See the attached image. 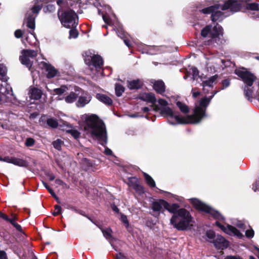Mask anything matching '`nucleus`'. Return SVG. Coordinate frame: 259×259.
Instances as JSON below:
<instances>
[{
  "label": "nucleus",
  "mask_w": 259,
  "mask_h": 259,
  "mask_svg": "<svg viewBox=\"0 0 259 259\" xmlns=\"http://www.w3.org/2000/svg\"><path fill=\"white\" fill-rule=\"evenodd\" d=\"M48 177H49V180H50V181H53L55 178V176L53 174L49 175Z\"/></svg>",
  "instance_id": "nucleus-61"
},
{
  "label": "nucleus",
  "mask_w": 259,
  "mask_h": 259,
  "mask_svg": "<svg viewBox=\"0 0 259 259\" xmlns=\"http://www.w3.org/2000/svg\"><path fill=\"white\" fill-rule=\"evenodd\" d=\"M252 189L254 191L256 190L259 191V180H258L253 185L252 187Z\"/></svg>",
  "instance_id": "nucleus-50"
},
{
  "label": "nucleus",
  "mask_w": 259,
  "mask_h": 259,
  "mask_svg": "<svg viewBox=\"0 0 259 259\" xmlns=\"http://www.w3.org/2000/svg\"><path fill=\"white\" fill-rule=\"evenodd\" d=\"M111 232L112 231L111 229L108 228L106 230H103L102 233L103 234V235L108 239H110V238L111 236Z\"/></svg>",
  "instance_id": "nucleus-41"
},
{
  "label": "nucleus",
  "mask_w": 259,
  "mask_h": 259,
  "mask_svg": "<svg viewBox=\"0 0 259 259\" xmlns=\"http://www.w3.org/2000/svg\"><path fill=\"white\" fill-rule=\"evenodd\" d=\"M116 259H126V257L123 254L119 253L117 254Z\"/></svg>",
  "instance_id": "nucleus-52"
},
{
  "label": "nucleus",
  "mask_w": 259,
  "mask_h": 259,
  "mask_svg": "<svg viewBox=\"0 0 259 259\" xmlns=\"http://www.w3.org/2000/svg\"><path fill=\"white\" fill-rule=\"evenodd\" d=\"M55 211L53 213L54 215H57L62 213V208L60 206L56 205L55 206Z\"/></svg>",
  "instance_id": "nucleus-45"
},
{
  "label": "nucleus",
  "mask_w": 259,
  "mask_h": 259,
  "mask_svg": "<svg viewBox=\"0 0 259 259\" xmlns=\"http://www.w3.org/2000/svg\"><path fill=\"white\" fill-rule=\"evenodd\" d=\"M92 62L89 64V67L93 74L96 75L97 73V75L99 74H102V70H101L103 61L102 58L99 55H94L92 57Z\"/></svg>",
  "instance_id": "nucleus-13"
},
{
  "label": "nucleus",
  "mask_w": 259,
  "mask_h": 259,
  "mask_svg": "<svg viewBox=\"0 0 259 259\" xmlns=\"http://www.w3.org/2000/svg\"><path fill=\"white\" fill-rule=\"evenodd\" d=\"M115 90L116 96L118 97H120L124 92V88L122 85L118 83H116L115 87Z\"/></svg>",
  "instance_id": "nucleus-37"
},
{
  "label": "nucleus",
  "mask_w": 259,
  "mask_h": 259,
  "mask_svg": "<svg viewBox=\"0 0 259 259\" xmlns=\"http://www.w3.org/2000/svg\"><path fill=\"white\" fill-rule=\"evenodd\" d=\"M25 22L27 24V26L31 29H34L35 28V17L33 16L29 15L25 19Z\"/></svg>",
  "instance_id": "nucleus-31"
},
{
  "label": "nucleus",
  "mask_w": 259,
  "mask_h": 259,
  "mask_svg": "<svg viewBox=\"0 0 259 259\" xmlns=\"http://www.w3.org/2000/svg\"><path fill=\"white\" fill-rule=\"evenodd\" d=\"M217 93V92H214L209 98L205 97L201 99L199 102V105L198 106H196L194 109V114L193 115L186 116H191L192 118H191V120H194L195 122H189L187 124L198 123L200 122L204 117L206 116V114L205 113L206 108Z\"/></svg>",
  "instance_id": "nucleus-5"
},
{
  "label": "nucleus",
  "mask_w": 259,
  "mask_h": 259,
  "mask_svg": "<svg viewBox=\"0 0 259 259\" xmlns=\"http://www.w3.org/2000/svg\"><path fill=\"white\" fill-rule=\"evenodd\" d=\"M78 35L77 31L74 29H71L69 31V38H76Z\"/></svg>",
  "instance_id": "nucleus-42"
},
{
  "label": "nucleus",
  "mask_w": 259,
  "mask_h": 259,
  "mask_svg": "<svg viewBox=\"0 0 259 259\" xmlns=\"http://www.w3.org/2000/svg\"><path fill=\"white\" fill-rule=\"evenodd\" d=\"M229 84H230V82L228 80H225L223 82V85L225 88H227V87H228L229 85Z\"/></svg>",
  "instance_id": "nucleus-58"
},
{
  "label": "nucleus",
  "mask_w": 259,
  "mask_h": 259,
  "mask_svg": "<svg viewBox=\"0 0 259 259\" xmlns=\"http://www.w3.org/2000/svg\"><path fill=\"white\" fill-rule=\"evenodd\" d=\"M225 259H242L237 256H228Z\"/></svg>",
  "instance_id": "nucleus-57"
},
{
  "label": "nucleus",
  "mask_w": 259,
  "mask_h": 259,
  "mask_svg": "<svg viewBox=\"0 0 259 259\" xmlns=\"http://www.w3.org/2000/svg\"><path fill=\"white\" fill-rule=\"evenodd\" d=\"M218 77V75H214L205 80H202L203 91L205 94L208 93L206 87L212 88L213 84L217 83Z\"/></svg>",
  "instance_id": "nucleus-21"
},
{
  "label": "nucleus",
  "mask_w": 259,
  "mask_h": 259,
  "mask_svg": "<svg viewBox=\"0 0 259 259\" xmlns=\"http://www.w3.org/2000/svg\"><path fill=\"white\" fill-rule=\"evenodd\" d=\"M190 71L192 73L194 79H195L199 75V71L195 67H191Z\"/></svg>",
  "instance_id": "nucleus-43"
},
{
  "label": "nucleus",
  "mask_w": 259,
  "mask_h": 259,
  "mask_svg": "<svg viewBox=\"0 0 259 259\" xmlns=\"http://www.w3.org/2000/svg\"><path fill=\"white\" fill-rule=\"evenodd\" d=\"M77 99L78 100L75 103L76 106L77 107L82 108L90 102L92 99V97L88 93L84 91H82L81 94L79 95V91Z\"/></svg>",
  "instance_id": "nucleus-16"
},
{
  "label": "nucleus",
  "mask_w": 259,
  "mask_h": 259,
  "mask_svg": "<svg viewBox=\"0 0 259 259\" xmlns=\"http://www.w3.org/2000/svg\"><path fill=\"white\" fill-rule=\"evenodd\" d=\"M48 124L53 128L56 127L58 126L57 121L53 118H49L47 120Z\"/></svg>",
  "instance_id": "nucleus-40"
},
{
  "label": "nucleus",
  "mask_w": 259,
  "mask_h": 259,
  "mask_svg": "<svg viewBox=\"0 0 259 259\" xmlns=\"http://www.w3.org/2000/svg\"><path fill=\"white\" fill-rule=\"evenodd\" d=\"M170 224L178 230L190 229L193 224L192 218L184 208H181L177 213L174 214L170 220Z\"/></svg>",
  "instance_id": "nucleus-2"
},
{
  "label": "nucleus",
  "mask_w": 259,
  "mask_h": 259,
  "mask_svg": "<svg viewBox=\"0 0 259 259\" xmlns=\"http://www.w3.org/2000/svg\"><path fill=\"white\" fill-rule=\"evenodd\" d=\"M0 94L2 95L0 97V102L1 101L5 102L11 101L13 97L12 88L10 84L6 82L1 85Z\"/></svg>",
  "instance_id": "nucleus-14"
},
{
  "label": "nucleus",
  "mask_w": 259,
  "mask_h": 259,
  "mask_svg": "<svg viewBox=\"0 0 259 259\" xmlns=\"http://www.w3.org/2000/svg\"><path fill=\"white\" fill-rule=\"evenodd\" d=\"M127 83V87L131 90L138 89L141 85V82L139 79L128 81Z\"/></svg>",
  "instance_id": "nucleus-29"
},
{
  "label": "nucleus",
  "mask_w": 259,
  "mask_h": 259,
  "mask_svg": "<svg viewBox=\"0 0 259 259\" xmlns=\"http://www.w3.org/2000/svg\"><path fill=\"white\" fill-rule=\"evenodd\" d=\"M39 66L42 69L46 70L47 72V77L48 78H52L58 73V71L53 66L46 62H41L39 64Z\"/></svg>",
  "instance_id": "nucleus-17"
},
{
  "label": "nucleus",
  "mask_w": 259,
  "mask_h": 259,
  "mask_svg": "<svg viewBox=\"0 0 259 259\" xmlns=\"http://www.w3.org/2000/svg\"><path fill=\"white\" fill-rule=\"evenodd\" d=\"M140 99L143 101L154 103L156 102V99L155 96L152 93H145L141 95Z\"/></svg>",
  "instance_id": "nucleus-26"
},
{
  "label": "nucleus",
  "mask_w": 259,
  "mask_h": 259,
  "mask_svg": "<svg viewBox=\"0 0 259 259\" xmlns=\"http://www.w3.org/2000/svg\"><path fill=\"white\" fill-rule=\"evenodd\" d=\"M16 218L15 216H13L12 219H9L8 222H9L12 225H13L16 223Z\"/></svg>",
  "instance_id": "nucleus-54"
},
{
  "label": "nucleus",
  "mask_w": 259,
  "mask_h": 259,
  "mask_svg": "<svg viewBox=\"0 0 259 259\" xmlns=\"http://www.w3.org/2000/svg\"><path fill=\"white\" fill-rule=\"evenodd\" d=\"M96 97L99 100L105 104L110 105L112 104V100L111 99L105 95L98 94H97Z\"/></svg>",
  "instance_id": "nucleus-28"
},
{
  "label": "nucleus",
  "mask_w": 259,
  "mask_h": 259,
  "mask_svg": "<svg viewBox=\"0 0 259 259\" xmlns=\"http://www.w3.org/2000/svg\"><path fill=\"white\" fill-rule=\"evenodd\" d=\"M121 220L124 224L126 225V227H127L128 226V220L127 219V217L126 215L121 214Z\"/></svg>",
  "instance_id": "nucleus-47"
},
{
  "label": "nucleus",
  "mask_w": 259,
  "mask_h": 259,
  "mask_svg": "<svg viewBox=\"0 0 259 259\" xmlns=\"http://www.w3.org/2000/svg\"><path fill=\"white\" fill-rule=\"evenodd\" d=\"M153 88L157 92L160 94H162L165 91L164 83L161 80L155 81L154 83Z\"/></svg>",
  "instance_id": "nucleus-27"
},
{
  "label": "nucleus",
  "mask_w": 259,
  "mask_h": 259,
  "mask_svg": "<svg viewBox=\"0 0 259 259\" xmlns=\"http://www.w3.org/2000/svg\"><path fill=\"white\" fill-rule=\"evenodd\" d=\"M144 176L146 181L147 184L152 188L155 187V183L154 180L152 178L151 176L148 175L146 173H144Z\"/></svg>",
  "instance_id": "nucleus-35"
},
{
  "label": "nucleus",
  "mask_w": 259,
  "mask_h": 259,
  "mask_svg": "<svg viewBox=\"0 0 259 259\" xmlns=\"http://www.w3.org/2000/svg\"><path fill=\"white\" fill-rule=\"evenodd\" d=\"M79 88L75 89V92H71L69 94L64 97L59 98V100H64L66 103L71 104L77 100L78 97Z\"/></svg>",
  "instance_id": "nucleus-19"
},
{
  "label": "nucleus",
  "mask_w": 259,
  "mask_h": 259,
  "mask_svg": "<svg viewBox=\"0 0 259 259\" xmlns=\"http://www.w3.org/2000/svg\"><path fill=\"white\" fill-rule=\"evenodd\" d=\"M252 0H226L223 10L230 9L232 13L236 12L241 10L242 7H245L247 9L251 10H257L258 9V4L252 3H249Z\"/></svg>",
  "instance_id": "nucleus-4"
},
{
  "label": "nucleus",
  "mask_w": 259,
  "mask_h": 259,
  "mask_svg": "<svg viewBox=\"0 0 259 259\" xmlns=\"http://www.w3.org/2000/svg\"><path fill=\"white\" fill-rule=\"evenodd\" d=\"M215 224L218 226L224 232L230 235L236 236L239 238L243 236L242 234L234 227L227 225L226 226L221 225L218 221L215 222Z\"/></svg>",
  "instance_id": "nucleus-15"
},
{
  "label": "nucleus",
  "mask_w": 259,
  "mask_h": 259,
  "mask_svg": "<svg viewBox=\"0 0 259 259\" xmlns=\"http://www.w3.org/2000/svg\"><path fill=\"white\" fill-rule=\"evenodd\" d=\"M28 95L31 99L37 100L41 98L42 92L40 89L34 87H30L29 89Z\"/></svg>",
  "instance_id": "nucleus-23"
},
{
  "label": "nucleus",
  "mask_w": 259,
  "mask_h": 259,
  "mask_svg": "<svg viewBox=\"0 0 259 259\" xmlns=\"http://www.w3.org/2000/svg\"><path fill=\"white\" fill-rule=\"evenodd\" d=\"M66 131L75 139H77L80 137V133L74 127H69L66 130Z\"/></svg>",
  "instance_id": "nucleus-30"
},
{
  "label": "nucleus",
  "mask_w": 259,
  "mask_h": 259,
  "mask_svg": "<svg viewBox=\"0 0 259 259\" xmlns=\"http://www.w3.org/2000/svg\"><path fill=\"white\" fill-rule=\"evenodd\" d=\"M63 142L60 139H57L53 142V145L54 147L57 149L58 150H60L61 149V146L63 144Z\"/></svg>",
  "instance_id": "nucleus-39"
},
{
  "label": "nucleus",
  "mask_w": 259,
  "mask_h": 259,
  "mask_svg": "<svg viewBox=\"0 0 259 259\" xmlns=\"http://www.w3.org/2000/svg\"><path fill=\"white\" fill-rule=\"evenodd\" d=\"M35 141L33 139L29 138H27L25 142V145L27 147L32 146L34 145Z\"/></svg>",
  "instance_id": "nucleus-44"
},
{
  "label": "nucleus",
  "mask_w": 259,
  "mask_h": 259,
  "mask_svg": "<svg viewBox=\"0 0 259 259\" xmlns=\"http://www.w3.org/2000/svg\"><path fill=\"white\" fill-rule=\"evenodd\" d=\"M0 161L12 163L19 166L26 167L27 166V163L25 160L22 159L17 158L13 157L7 156L3 158L0 156Z\"/></svg>",
  "instance_id": "nucleus-18"
},
{
  "label": "nucleus",
  "mask_w": 259,
  "mask_h": 259,
  "mask_svg": "<svg viewBox=\"0 0 259 259\" xmlns=\"http://www.w3.org/2000/svg\"><path fill=\"white\" fill-rule=\"evenodd\" d=\"M15 36L17 38H20L22 36V32L21 30L18 29L15 32Z\"/></svg>",
  "instance_id": "nucleus-49"
},
{
  "label": "nucleus",
  "mask_w": 259,
  "mask_h": 259,
  "mask_svg": "<svg viewBox=\"0 0 259 259\" xmlns=\"http://www.w3.org/2000/svg\"><path fill=\"white\" fill-rule=\"evenodd\" d=\"M21 54L22 55L20 56L21 63L30 69L33 61L37 55V52L32 50H23Z\"/></svg>",
  "instance_id": "nucleus-11"
},
{
  "label": "nucleus",
  "mask_w": 259,
  "mask_h": 259,
  "mask_svg": "<svg viewBox=\"0 0 259 259\" xmlns=\"http://www.w3.org/2000/svg\"><path fill=\"white\" fill-rule=\"evenodd\" d=\"M167 206V202L164 200L160 199L153 202L152 209L154 211L157 212V215H158L162 210V208L163 207L165 208V207H166Z\"/></svg>",
  "instance_id": "nucleus-22"
},
{
  "label": "nucleus",
  "mask_w": 259,
  "mask_h": 259,
  "mask_svg": "<svg viewBox=\"0 0 259 259\" xmlns=\"http://www.w3.org/2000/svg\"><path fill=\"white\" fill-rule=\"evenodd\" d=\"M13 226L14 227H15V228L19 231H21L22 230V228H21V227L20 225H19L18 224L15 223L14 225H13Z\"/></svg>",
  "instance_id": "nucleus-55"
},
{
  "label": "nucleus",
  "mask_w": 259,
  "mask_h": 259,
  "mask_svg": "<svg viewBox=\"0 0 259 259\" xmlns=\"http://www.w3.org/2000/svg\"><path fill=\"white\" fill-rule=\"evenodd\" d=\"M2 218L3 219H4V220H5L6 221H9V218L4 214H3V215L2 216Z\"/></svg>",
  "instance_id": "nucleus-64"
},
{
  "label": "nucleus",
  "mask_w": 259,
  "mask_h": 259,
  "mask_svg": "<svg viewBox=\"0 0 259 259\" xmlns=\"http://www.w3.org/2000/svg\"><path fill=\"white\" fill-rule=\"evenodd\" d=\"M223 30L222 27L218 24L213 27L211 25H207L202 29L201 35L203 37L208 36L215 38L223 35Z\"/></svg>",
  "instance_id": "nucleus-10"
},
{
  "label": "nucleus",
  "mask_w": 259,
  "mask_h": 259,
  "mask_svg": "<svg viewBox=\"0 0 259 259\" xmlns=\"http://www.w3.org/2000/svg\"><path fill=\"white\" fill-rule=\"evenodd\" d=\"M83 162L88 165V166H92V164L87 159L85 158L83 159Z\"/></svg>",
  "instance_id": "nucleus-59"
},
{
  "label": "nucleus",
  "mask_w": 259,
  "mask_h": 259,
  "mask_svg": "<svg viewBox=\"0 0 259 259\" xmlns=\"http://www.w3.org/2000/svg\"><path fill=\"white\" fill-rule=\"evenodd\" d=\"M179 208V205L176 203H173L171 205H170L167 202V206L165 207V209L168 210L169 212L174 213V214L177 213L178 211L179 210L178 208Z\"/></svg>",
  "instance_id": "nucleus-32"
},
{
  "label": "nucleus",
  "mask_w": 259,
  "mask_h": 259,
  "mask_svg": "<svg viewBox=\"0 0 259 259\" xmlns=\"http://www.w3.org/2000/svg\"><path fill=\"white\" fill-rule=\"evenodd\" d=\"M213 243L216 248L222 249L227 248L229 245V242L225 238L219 235L216 236Z\"/></svg>",
  "instance_id": "nucleus-20"
},
{
  "label": "nucleus",
  "mask_w": 259,
  "mask_h": 259,
  "mask_svg": "<svg viewBox=\"0 0 259 259\" xmlns=\"http://www.w3.org/2000/svg\"><path fill=\"white\" fill-rule=\"evenodd\" d=\"M102 17L106 24L113 26V29L116 31V33L119 37H124V34L122 26L117 20L115 16L113 15L111 18H108L106 15H103Z\"/></svg>",
  "instance_id": "nucleus-12"
},
{
  "label": "nucleus",
  "mask_w": 259,
  "mask_h": 259,
  "mask_svg": "<svg viewBox=\"0 0 259 259\" xmlns=\"http://www.w3.org/2000/svg\"><path fill=\"white\" fill-rule=\"evenodd\" d=\"M190 201L196 209L210 214L214 219L218 220H224L223 217L218 211L203 203L199 200L196 198H191L190 199Z\"/></svg>",
  "instance_id": "nucleus-9"
},
{
  "label": "nucleus",
  "mask_w": 259,
  "mask_h": 259,
  "mask_svg": "<svg viewBox=\"0 0 259 259\" xmlns=\"http://www.w3.org/2000/svg\"><path fill=\"white\" fill-rule=\"evenodd\" d=\"M105 153L106 155H112V152L110 149H109L108 148H106L105 149Z\"/></svg>",
  "instance_id": "nucleus-53"
},
{
  "label": "nucleus",
  "mask_w": 259,
  "mask_h": 259,
  "mask_svg": "<svg viewBox=\"0 0 259 259\" xmlns=\"http://www.w3.org/2000/svg\"><path fill=\"white\" fill-rule=\"evenodd\" d=\"M112 208L113 210L115 212H119V209L116 206H115L114 205H113L112 206Z\"/></svg>",
  "instance_id": "nucleus-62"
},
{
  "label": "nucleus",
  "mask_w": 259,
  "mask_h": 259,
  "mask_svg": "<svg viewBox=\"0 0 259 259\" xmlns=\"http://www.w3.org/2000/svg\"><path fill=\"white\" fill-rule=\"evenodd\" d=\"M142 111L144 112H147L149 111V108L148 107H144L142 108Z\"/></svg>",
  "instance_id": "nucleus-63"
},
{
  "label": "nucleus",
  "mask_w": 259,
  "mask_h": 259,
  "mask_svg": "<svg viewBox=\"0 0 259 259\" xmlns=\"http://www.w3.org/2000/svg\"><path fill=\"white\" fill-rule=\"evenodd\" d=\"M7 68L5 66L0 64V79L3 81L7 80Z\"/></svg>",
  "instance_id": "nucleus-33"
},
{
  "label": "nucleus",
  "mask_w": 259,
  "mask_h": 259,
  "mask_svg": "<svg viewBox=\"0 0 259 259\" xmlns=\"http://www.w3.org/2000/svg\"><path fill=\"white\" fill-rule=\"evenodd\" d=\"M192 92L193 97L194 98L197 97L200 94V93L199 92H194L193 89H192Z\"/></svg>",
  "instance_id": "nucleus-56"
},
{
  "label": "nucleus",
  "mask_w": 259,
  "mask_h": 259,
  "mask_svg": "<svg viewBox=\"0 0 259 259\" xmlns=\"http://www.w3.org/2000/svg\"><path fill=\"white\" fill-rule=\"evenodd\" d=\"M245 235L247 237L252 238L254 236V231L252 229L247 230L245 232Z\"/></svg>",
  "instance_id": "nucleus-46"
},
{
  "label": "nucleus",
  "mask_w": 259,
  "mask_h": 259,
  "mask_svg": "<svg viewBox=\"0 0 259 259\" xmlns=\"http://www.w3.org/2000/svg\"><path fill=\"white\" fill-rule=\"evenodd\" d=\"M0 259H8L7 254L4 251H0Z\"/></svg>",
  "instance_id": "nucleus-51"
},
{
  "label": "nucleus",
  "mask_w": 259,
  "mask_h": 259,
  "mask_svg": "<svg viewBox=\"0 0 259 259\" xmlns=\"http://www.w3.org/2000/svg\"><path fill=\"white\" fill-rule=\"evenodd\" d=\"M206 235L207 237V240L209 242H211L213 241L214 242L215 234L213 231L209 230L206 232Z\"/></svg>",
  "instance_id": "nucleus-38"
},
{
  "label": "nucleus",
  "mask_w": 259,
  "mask_h": 259,
  "mask_svg": "<svg viewBox=\"0 0 259 259\" xmlns=\"http://www.w3.org/2000/svg\"><path fill=\"white\" fill-rule=\"evenodd\" d=\"M177 106L179 107L181 112L184 113H187L189 112L188 107L185 104L180 101H178L176 103Z\"/></svg>",
  "instance_id": "nucleus-36"
},
{
  "label": "nucleus",
  "mask_w": 259,
  "mask_h": 259,
  "mask_svg": "<svg viewBox=\"0 0 259 259\" xmlns=\"http://www.w3.org/2000/svg\"><path fill=\"white\" fill-rule=\"evenodd\" d=\"M45 0H35L34 3L35 4L33 7L32 8V11L33 14H38L39 11L42 8V4L37 5L39 2H44Z\"/></svg>",
  "instance_id": "nucleus-34"
},
{
  "label": "nucleus",
  "mask_w": 259,
  "mask_h": 259,
  "mask_svg": "<svg viewBox=\"0 0 259 259\" xmlns=\"http://www.w3.org/2000/svg\"><path fill=\"white\" fill-rule=\"evenodd\" d=\"M235 73L246 84L244 89L245 95L248 100H250L252 98V90L249 87L252 85L255 80V76L245 68L236 70Z\"/></svg>",
  "instance_id": "nucleus-6"
},
{
  "label": "nucleus",
  "mask_w": 259,
  "mask_h": 259,
  "mask_svg": "<svg viewBox=\"0 0 259 259\" xmlns=\"http://www.w3.org/2000/svg\"><path fill=\"white\" fill-rule=\"evenodd\" d=\"M81 125L89 137L97 140L101 145L107 143L105 125L95 114H84L81 117Z\"/></svg>",
  "instance_id": "nucleus-1"
},
{
  "label": "nucleus",
  "mask_w": 259,
  "mask_h": 259,
  "mask_svg": "<svg viewBox=\"0 0 259 259\" xmlns=\"http://www.w3.org/2000/svg\"><path fill=\"white\" fill-rule=\"evenodd\" d=\"M236 225L238 227L240 228H243L244 224L240 221H239L237 224Z\"/></svg>",
  "instance_id": "nucleus-60"
},
{
  "label": "nucleus",
  "mask_w": 259,
  "mask_h": 259,
  "mask_svg": "<svg viewBox=\"0 0 259 259\" xmlns=\"http://www.w3.org/2000/svg\"><path fill=\"white\" fill-rule=\"evenodd\" d=\"M55 10V7L53 5H49L45 9V12L49 11L52 12Z\"/></svg>",
  "instance_id": "nucleus-48"
},
{
  "label": "nucleus",
  "mask_w": 259,
  "mask_h": 259,
  "mask_svg": "<svg viewBox=\"0 0 259 259\" xmlns=\"http://www.w3.org/2000/svg\"><path fill=\"white\" fill-rule=\"evenodd\" d=\"M128 185L137 191H143V188L139 185L138 179L135 177L128 179Z\"/></svg>",
  "instance_id": "nucleus-25"
},
{
  "label": "nucleus",
  "mask_w": 259,
  "mask_h": 259,
  "mask_svg": "<svg viewBox=\"0 0 259 259\" xmlns=\"http://www.w3.org/2000/svg\"><path fill=\"white\" fill-rule=\"evenodd\" d=\"M58 16L61 24L68 28H75L78 24V18L74 11L69 10L62 12L58 10Z\"/></svg>",
  "instance_id": "nucleus-7"
},
{
  "label": "nucleus",
  "mask_w": 259,
  "mask_h": 259,
  "mask_svg": "<svg viewBox=\"0 0 259 259\" xmlns=\"http://www.w3.org/2000/svg\"><path fill=\"white\" fill-rule=\"evenodd\" d=\"M68 90V87L66 85H61L59 88L55 89L49 91L50 93L53 95H58V100H59V98L64 97V96H62V95Z\"/></svg>",
  "instance_id": "nucleus-24"
},
{
  "label": "nucleus",
  "mask_w": 259,
  "mask_h": 259,
  "mask_svg": "<svg viewBox=\"0 0 259 259\" xmlns=\"http://www.w3.org/2000/svg\"><path fill=\"white\" fill-rule=\"evenodd\" d=\"M159 109L162 113L169 118L168 121L171 124H187L189 122H194V120H191V116L184 117L179 116L174 113L172 110L167 106V103L163 99H159L158 100Z\"/></svg>",
  "instance_id": "nucleus-3"
},
{
  "label": "nucleus",
  "mask_w": 259,
  "mask_h": 259,
  "mask_svg": "<svg viewBox=\"0 0 259 259\" xmlns=\"http://www.w3.org/2000/svg\"><path fill=\"white\" fill-rule=\"evenodd\" d=\"M226 0L225 1L224 4ZM224 5L221 6V5H215L214 6H209L207 8L200 10V11L205 14H208L211 13V20L213 22L217 21H221L225 17H227L228 15L225 14L224 13L221 12L219 9L223 10V7ZM225 9V10H228ZM230 10V9H229Z\"/></svg>",
  "instance_id": "nucleus-8"
}]
</instances>
